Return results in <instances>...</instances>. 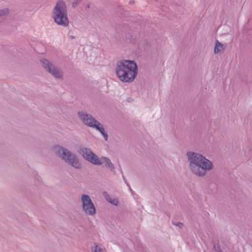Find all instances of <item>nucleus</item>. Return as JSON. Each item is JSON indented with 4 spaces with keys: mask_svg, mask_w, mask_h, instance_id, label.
Segmentation results:
<instances>
[{
    "mask_svg": "<svg viewBox=\"0 0 252 252\" xmlns=\"http://www.w3.org/2000/svg\"><path fill=\"white\" fill-rule=\"evenodd\" d=\"M186 156L189 171L195 177H203L214 168L213 162L199 153L188 151Z\"/></svg>",
    "mask_w": 252,
    "mask_h": 252,
    "instance_id": "obj_1",
    "label": "nucleus"
},
{
    "mask_svg": "<svg viewBox=\"0 0 252 252\" xmlns=\"http://www.w3.org/2000/svg\"><path fill=\"white\" fill-rule=\"evenodd\" d=\"M115 70L119 80L125 83L133 82L138 72L136 63L134 61L125 59L121 60L116 63Z\"/></svg>",
    "mask_w": 252,
    "mask_h": 252,
    "instance_id": "obj_2",
    "label": "nucleus"
},
{
    "mask_svg": "<svg viewBox=\"0 0 252 252\" xmlns=\"http://www.w3.org/2000/svg\"><path fill=\"white\" fill-rule=\"evenodd\" d=\"M78 152L84 158L91 163L95 165L104 164L106 168L111 171H114V165L108 158L106 157H99L94 154L91 149L85 147H81Z\"/></svg>",
    "mask_w": 252,
    "mask_h": 252,
    "instance_id": "obj_3",
    "label": "nucleus"
},
{
    "mask_svg": "<svg viewBox=\"0 0 252 252\" xmlns=\"http://www.w3.org/2000/svg\"><path fill=\"white\" fill-rule=\"evenodd\" d=\"M53 151L57 156L68 165L75 169H79L82 168V163L78 157L67 149L59 145H56L53 147Z\"/></svg>",
    "mask_w": 252,
    "mask_h": 252,
    "instance_id": "obj_4",
    "label": "nucleus"
},
{
    "mask_svg": "<svg viewBox=\"0 0 252 252\" xmlns=\"http://www.w3.org/2000/svg\"><path fill=\"white\" fill-rule=\"evenodd\" d=\"M53 18L55 23L59 26L63 27L69 26L67 7L64 1L60 0L57 2L53 10Z\"/></svg>",
    "mask_w": 252,
    "mask_h": 252,
    "instance_id": "obj_5",
    "label": "nucleus"
},
{
    "mask_svg": "<svg viewBox=\"0 0 252 252\" xmlns=\"http://www.w3.org/2000/svg\"><path fill=\"white\" fill-rule=\"evenodd\" d=\"M78 115L80 121L85 126L98 131L105 140H108V135L105 132L102 125L94 118L92 115L83 111L78 112Z\"/></svg>",
    "mask_w": 252,
    "mask_h": 252,
    "instance_id": "obj_6",
    "label": "nucleus"
},
{
    "mask_svg": "<svg viewBox=\"0 0 252 252\" xmlns=\"http://www.w3.org/2000/svg\"><path fill=\"white\" fill-rule=\"evenodd\" d=\"M80 202L81 204L82 210L86 215L94 216L96 215L95 206L89 194H81L80 196Z\"/></svg>",
    "mask_w": 252,
    "mask_h": 252,
    "instance_id": "obj_7",
    "label": "nucleus"
},
{
    "mask_svg": "<svg viewBox=\"0 0 252 252\" xmlns=\"http://www.w3.org/2000/svg\"><path fill=\"white\" fill-rule=\"evenodd\" d=\"M41 63L44 68L55 78L58 79H62L63 78V72L60 70L52 63L46 59H42L41 61Z\"/></svg>",
    "mask_w": 252,
    "mask_h": 252,
    "instance_id": "obj_8",
    "label": "nucleus"
},
{
    "mask_svg": "<svg viewBox=\"0 0 252 252\" xmlns=\"http://www.w3.org/2000/svg\"><path fill=\"white\" fill-rule=\"evenodd\" d=\"M91 251V252H108L103 246L97 243H94Z\"/></svg>",
    "mask_w": 252,
    "mask_h": 252,
    "instance_id": "obj_9",
    "label": "nucleus"
},
{
    "mask_svg": "<svg viewBox=\"0 0 252 252\" xmlns=\"http://www.w3.org/2000/svg\"><path fill=\"white\" fill-rule=\"evenodd\" d=\"M224 45L217 40L214 48V53L216 54H220L224 51Z\"/></svg>",
    "mask_w": 252,
    "mask_h": 252,
    "instance_id": "obj_10",
    "label": "nucleus"
},
{
    "mask_svg": "<svg viewBox=\"0 0 252 252\" xmlns=\"http://www.w3.org/2000/svg\"><path fill=\"white\" fill-rule=\"evenodd\" d=\"M104 197L105 199L111 204L116 206H118L119 202L118 198L111 197L107 193L104 194Z\"/></svg>",
    "mask_w": 252,
    "mask_h": 252,
    "instance_id": "obj_11",
    "label": "nucleus"
},
{
    "mask_svg": "<svg viewBox=\"0 0 252 252\" xmlns=\"http://www.w3.org/2000/svg\"><path fill=\"white\" fill-rule=\"evenodd\" d=\"M10 10L7 8L0 9V17H5L9 14Z\"/></svg>",
    "mask_w": 252,
    "mask_h": 252,
    "instance_id": "obj_12",
    "label": "nucleus"
},
{
    "mask_svg": "<svg viewBox=\"0 0 252 252\" xmlns=\"http://www.w3.org/2000/svg\"><path fill=\"white\" fill-rule=\"evenodd\" d=\"M173 225L178 226V227L182 228L183 226V224L180 222H172Z\"/></svg>",
    "mask_w": 252,
    "mask_h": 252,
    "instance_id": "obj_13",
    "label": "nucleus"
},
{
    "mask_svg": "<svg viewBox=\"0 0 252 252\" xmlns=\"http://www.w3.org/2000/svg\"><path fill=\"white\" fill-rule=\"evenodd\" d=\"M81 1V0H76V2H73V5H75V4H77L78 3L80 2Z\"/></svg>",
    "mask_w": 252,
    "mask_h": 252,
    "instance_id": "obj_14",
    "label": "nucleus"
},
{
    "mask_svg": "<svg viewBox=\"0 0 252 252\" xmlns=\"http://www.w3.org/2000/svg\"><path fill=\"white\" fill-rule=\"evenodd\" d=\"M70 37H71L72 38H74V36H71Z\"/></svg>",
    "mask_w": 252,
    "mask_h": 252,
    "instance_id": "obj_15",
    "label": "nucleus"
}]
</instances>
